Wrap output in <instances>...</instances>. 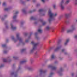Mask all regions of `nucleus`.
I'll use <instances>...</instances> for the list:
<instances>
[{"mask_svg": "<svg viewBox=\"0 0 77 77\" xmlns=\"http://www.w3.org/2000/svg\"><path fill=\"white\" fill-rule=\"evenodd\" d=\"M48 15L49 17L48 21L50 23L52 20H54V17H56V16L57 15V13L54 14L52 12L51 10H49Z\"/></svg>", "mask_w": 77, "mask_h": 77, "instance_id": "f257e3e1", "label": "nucleus"}, {"mask_svg": "<svg viewBox=\"0 0 77 77\" xmlns=\"http://www.w3.org/2000/svg\"><path fill=\"white\" fill-rule=\"evenodd\" d=\"M12 39L15 42H17V41H19L20 43H21L22 44H23V45L22 38L20 36V34L19 33H17L16 34V39H15V38H14V36H13L12 37Z\"/></svg>", "mask_w": 77, "mask_h": 77, "instance_id": "f03ea898", "label": "nucleus"}, {"mask_svg": "<svg viewBox=\"0 0 77 77\" xmlns=\"http://www.w3.org/2000/svg\"><path fill=\"white\" fill-rule=\"evenodd\" d=\"M31 44H32V45H34V47L33 48L31 49L30 51V53L31 54L33 53L35 50L36 48V47H37V45L39 44V42L35 43L34 42H32Z\"/></svg>", "mask_w": 77, "mask_h": 77, "instance_id": "7ed1b4c3", "label": "nucleus"}, {"mask_svg": "<svg viewBox=\"0 0 77 77\" xmlns=\"http://www.w3.org/2000/svg\"><path fill=\"white\" fill-rule=\"evenodd\" d=\"M75 25H72L71 26V29H69L67 30V33H70V32H73L74 30L75 29Z\"/></svg>", "mask_w": 77, "mask_h": 77, "instance_id": "20e7f679", "label": "nucleus"}, {"mask_svg": "<svg viewBox=\"0 0 77 77\" xmlns=\"http://www.w3.org/2000/svg\"><path fill=\"white\" fill-rule=\"evenodd\" d=\"M63 71V67H60L59 71L57 72V73L60 76L62 75V72Z\"/></svg>", "mask_w": 77, "mask_h": 77, "instance_id": "39448f33", "label": "nucleus"}, {"mask_svg": "<svg viewBox=\"0 0 77 77\" xmlns=\"http://www.w3.org/2000/svg\"><path fill=\"white\" fill-rule=\"evenodd\" d=\"M62 46L61 45H58V46L57 47L54 49V51L55 52H57L60 50L61 48H62Z\"/></svg>", "mask_w": 77, "mask_h": 77, "instance_id": "423d86ee", "label": "nucleus"}, {"mask_svg": "<svg viewBox=\"0 0 77 77\" xmlns=\"http://www.w3.org/2000/svg\"><path fill=\"white\" fill-rule=\"evenodd\" d=\"M21 69V67H19L18 68V69H17V72H15L14 73V72H12L11 73V75H14V77H17V72H18V71H19Z\"/></svg>", "mask_w": 77, "mask_h": 77, "instance_id": "0eeeda50", "label": "nucleus"}, {"mask_svg": "<svg viewBox=\"0 0 77 77\" xmlns=\"http://www.w3.org/2000/svg\"><path fill=\"white\" fill-rule=\"evenodd\" d=\"M48 68H51L52 70H56L57 68L56 67L53 66L52 65H49L48 66Z\"/></svg>", "mask_w": 77, "mask_h": 77, "instance_id": "6e6552de", "label": "nucleus"}, {"mask_svg": "<svg viewBox=\"0 0 77 77\" xmlns=\"http://www.w3.org/2000/svg\"><path fill=\"white\" fill-rule=\"evenodd\" d=\"M19 12H18V11L16 12L15 14H14V16H13V20H14V21L17 20V14H18Z\"/></svg>", "mask_w": 77, "mask_h": 77, "instance_id": "1a4fd4ad", "label": "nucleus"}, {"mask_svg": "<svg viewBox=\"0 0 77 77\" xmlns=\"http://www.w3.org/2000/svg\"><path fill=\"white\" fill-rule=\"evenodd\" d=\"M39 71L40 72H41V73L39 75L40 77L41 76V75H42V74L43 75V74H45V73L47 72L46 71H44L42 69L40 70Z\"/></svg>", "mask_w": 77, "mask_h": 77, "instance_id": "9d476101", "label": "nucleus"}, {"mask_svg": "<svg viewBox=\"0 0 77 77\" xmlns=\"http://www.w3.org/2000/svg\"><path fill=\"white\" fill-rule=\"evenodd\" d=\"M63 3V0H62L60 4V6L62 10L64 9V7L62 5Z\"/></svg>", "mask_w": 77, "mask_h": 77, "instance_id": "9b49d317", "label": "nucleus"}, {"mask_svg": "<svg viewBox=\"0 0 77 77\" xmlns=\"http://www.w3.org/2000/svg\"><path fill=\"white\" fill-rule=\"evenodd\" d=\"M11 29H12V30H15V29H17V27H16L14 26H13L12 23H11Z\"/></svg>", "mask_w": 77, "mask_h": 77, "instance_id": "f8f14e48", "label": "nucleus"}, {"mask_svg": "<svg viewBox=\"0 0 77 77\" xmlns=\"http://www.w3.org/2000/svg\"><path fill=\"white\" fill-rule=\"evenodd\" d=\"M56 56L54 54H52L51 56V58L50 59V60H51L53 59H55Z\"/></svg>", "mask_w": 77, "mask_h": 77, "instance_id": "ddd939ff", "label": "nucleus"}, {"mask_svg": "<svg viewBox=\"0 0 77 77\" xmlns=\"http://www.w3.org/2000/svg\"><path fill=\"white\" fill-rule=\"evenodd\" d=\"M71 13H68V14H65V16L66 18H68V17L69 15H70Z\"/></svg>", "mask_w": 77, "mask_h": 77, "instance_id": "4468645a", "label": "nucleus"}, {"mask_svg": "<svg viewBox=\"0 0 77 77\" xmlns=\"http://www.w3.org/2000/svg\"><path fill=\"white\" fill-rule=\"evenodd\" d=\"M69 41V39H68L66 40V42L64 43V45H66L68 44V43Z\"/></svg>", "mask_w": 77, "mask_h": 77, "instance_id": "2eb2a0df", "label": "nucleus"}, {"mask_svg": "<svg viewBox=\"0 0 77 77\" xmlns=\"http://www.w3.org/2000/svg\"><path fill=\"white\" fill-rule=\"evenodd\" d=\"M11 9V8L9 7L8 8H6L5 9V10L7 11H9V10H10V9Z\"/></svg>", "mask_w": 77, "mask_h": 77, "instance_id": "dca6fc26", "label": "nucleus"}, {"mask_svg": "<svg viewBox=\"0 0 77 77\" xmlns=\"http://www.w3.org/2000/svg\"><path fill=\"white\" fill-rule=\"evenodd\" d=\"M27 62V60L22 61L20 62V64H23V63H25V62Z\"/></svg>", "mask_w": 77, "mask_h": 77, "instance_id": "f3484780", "label": "nucleus"}, {"mask_svg": "<svg viewBox=\"0 0 77 77\" xmlns=\"http://www.w3.org/2000/svg\"><path fill=\"white\" fill-rule=\"evenodd\" d=\"M45 10L43 9H40L38 10L39 12H44Z\"/></svg>", "mask_w": 77, "mask_h": 77, "instance_id": "a211bd4d", "label": "nucleus"}, {"mask_svg": "<svg viewBox=\"0 0 77 77\" xmlns=\"http://www.w3.org/2000/svg\"><path fill=\"white\" fill-rule=\"evenodd\" d=\"M26 69L28 70H31L32 68L30 67H26Z\"/></svg>", "mask_w": 77, "mask_h": 77, "instance_id": "6ab92c4d", "label": "nucleus"}, {"mask_svg": "<svg viewBox=\"0 0 77 77\" xmlns=\"http://www.w3.org/2000/svg\"><path fill=\"white\" fill-rule=\"evenodd\" d=\"M30 19L31 20H36V21H37V20L36 19V18L33 17H31L30 18Z\"/></svg>", "mask_w": 77, "mask_h": 77, "instance_id": "aec40b11", "label": "nucleus"}, {"mask_svg": "<svg viewBox=\"0 0 77 77\" xmlns=\"http://www.w3.org/2000/svg\"><path fill=\"white\" fill-rule=\"evenodd\" d=\"M42 29H39L38 30V32L40 33H42Z\"/></svg>", "mask_w": 77, "mask_h": 77, "instance_id": "412c9836", "label": "nucleus"}, {"mask_svg": "<svg viewBox=\"0 0 77 77\" xmlns=\"http://www.w3.org/2000/svg\"><path fill=\"white\" fill-rule=\"evenodd\" d=\"M51 27L49 26H48L46 27V29H47L48 30H50V29Z\"/></svg>", "mask_w": 77, "mask_h": 77, "instance_id": "4be33fe9", "label": "nucleus"}, {"mask_svg": "<svg viewBox=\"0 0 77 77\" xmlns=\"http://www.w3.org/2000/svg\"><path fill=\"white\" fill-rule=\"evenodd\" d=\"M26 48L22 49V50H21V52H22H22H23V51H26Z\"/></svg>", "mask_w": 77, "mask_h": 77, "instance_id": "5701e85b", "label": "nucleus"}, {"mask_svg": "<svg viewBox=\"0 0 77 77\" xmlns=\"http://www.w3.org/2000/svg\"><path fill=\"white\" fill-rule=\"evenodd\" d=\"M8 52V51H6V50H5L4 51V54H6V53H7Z\"/></svg>", "mask_w": 77, "mask_h": 77, "instance_id": "b1692460", "label": "nucleus"}, {"mask_svg": "<svg viewBox=\"0 0 77 77\" xmlns=\"http://www.w3.org/2000/svg\"><path fill=\"white\" fill-rule=\"evenodd\" d=\"M22 11L23 12V13H24V14H26V11L24 9H23L22 10Z\"/></svg>", "mask_w": 77, "mask_h": 77, "instance_id": "393cba45", "label": "nucleus"}, {"mask_svg": "<svg viewBox=\"0 0 77 77\" xmlns=\"http://www.w3.org/2000/svg\"><path fill=\"white\" fill-rule=\"evenodd\" d=\"M54 73L53 72H51V73L50 75L49 76H48V77H51V75H53Z\"/></svg>", "mask_w": 77, "mask_h": 77, "instance_id": "a878e982", "label": "nucleus"}, {"mask_svg": "<svg viewBox=\"0 0 77 77\" xmlns=\"http://www.w3.org/2000/svg\"><path fill=\"white\" fill-rule=\"evenodd\" d=\"M6 45L5 44H3L2 45V47H6Z\"/></svg>", "mask_w": 77, "mask_h": 77, "instance_id": "bb28decb", "label": "nucleus"}, {"mask_svg": "<svg viewBox=\"0 0 77 77\" xmlns=\"http://www.w3.org/2000/svg\"><path fill=\"white\" fill-rule=\"evenodd\" d=\"M3 61L4 62H7V60H6V59L4 58L3 59Z\"/></svg>", "mask_w": 77, "mask_h": 77, "instance_id": "cd10ccee", "label": "nucleus"}, {"mask_svg": "<svg viewBox=\"0 0 77 77\" xmlns=\"http://www.w3.org/2000/svg\"><path fill=\"white\" fill-rule=\"evenodd\" d=\"M20 0V3H22V4H24V2L22 1V0Z\"/></svg>", "mask_w": 77, "mask_h": 77, "instance_id": "c85d7f7f", "label": "nucleus"}, {"mask_svg": "<svg viewBox=\"0 0 77 77\" xmlns=\"http://www.w3.org/2000/svg\"><path fill=\"white\" fill-rule=\"evenodd\" d=\"M6 5V2H4L3 3L2 5L3 6H5Z\"/></svg>", "mask_w": 77, "mask_h": 77, "instance_id": "c756f323", "label": "nucleus"}, {"mask_svg": "<svg viewBox=\"0 0 77 77\" xmlns=\"http://www.w3.org/2000/svg\"><path fill=\"white\" fill-rule=\"evenodd\" d=\"M46 24V22H43L42 23V25L43 26L45 25V24Z\"/></svg>", "mask_w": 77, "mask_h": 77, "instance_id": "7c9ffc66", "label": "nucleus"}, {"mask_svg": "<svg viewBox=\"0 0 77 77\" xmlns=\"http://www.w3.org/2000/svg\"><path fill=\"white\" fill-rule=\"evenodd\" d=\"M69 0H67L66 2V4H67L68 3H69Z\"/></svg>", "mask_w": 77, "mask_h": 77, "instance_id": "2f4dec72", "label": "nucleus"}, {"mask_svg": "<svg viewBox=\"0 0 77 77\" xmlns=\"http://www.w3.org/2000/svg\"><path fill=\"white\" fill-rule=\"evenodd\" d=\"M74 38H75V39H77V35H75L74 36Z\"/></svg>", "mask_w": 77, "mask_h": 77, "instance_id": "473e14b6", "label": "nucleus"}, {"mask_svg": "<svg viewBox=\"0 0 77 77\" xmlns=\"http://www.w3.org/2000/svg\"><path fill=\"white\" fill-rule=\"evenodd\" d=\"M13 58L14 59H17V57H15V56H14L13 57Z\"/></svg>", "mask_w": 77, "mask_h": 77, "instance_id": "72a5a7b5", "label": "nucleus"}, {"mask_svg": "<svg viewBox=\"0 0 77 77\" xmlns=\"http://www.w3.org/2000/svg\"><path fill=\"white\" fill-rule=\"evenodd\" d=\"M40 6V4H38L36 5L37 7H38V6Z\"/></svg>", "mask_w": 77, "mask_h": 77, "instance_id": "f704fd0d", "label": "nucleus"}, {"mask_svg": "<svg viewBox=\"0 0 77 77\" xmlns=\"http://www.w3.org/2000/svg\"><path fill=\"white\" fill-rule=\"evenodd\" d=\"M74 75V73H72V77H73Z\"/></svg>", "mask_w": 77, "mask_h": 77, "instance_id": "c9c22d12", "label": "nucleus"}, {"mask_svg": "<svg viewBox=\"0 0 77 77\" xmlns=\"http://www.w3.org/2000/svg\"><path fill=\"white\" fill-rule=\"evenodd\" d=\"M53 8L54 9H56V5H54Z\"/></svg>", "mask_w": 77, "mask_h": 77, "instance_id": "e433bc0d", "label": "nucleus"}, {"mask_svg": "<svg viewBox=\"0 0 77 77\" xmlns=\"http://www.w3.org/2000/svg\"><path fill=\"white\" fill-rule=\"evenodd\" d=\"M65 51V49H62V52H64V51Z\"/></svg>", "mask_w": 77, "mask_h": 77, "instance_id": "4c0bfd02", "label": "nucleus"}, {"mask_svg": "<svg viewBox=\"0 0 77 77\" xmlns=\"http://www.w3.org/2000/svg\"><path fill=\"white\" fill-rule=\"evenodd\" d=\"M64 28H63V27L62 28V31H64Z\"/></svg>", "mask_w": 77, "mask_h": 77, "instance_id": "58836bf2", "label": "nucleus"}, {"mask_svg": "<svg viewBox=\"0 0 77 77\" xmlns=\"http://www.w3.org/2000/svg\"><path fill=\"white\" fill-rule=\"evenodd\" d=\"M75 5H77V0H76L75 2Z\"/></svg>", "mask_w": 77, "mask_h": 77, "instance_id": "ea45409f", "label": "nucleus"}, {"mask_svg": "<svg viewBox=\"0 0 77 77\" xmlns=\"http://www.w3.org/2000/svg\"><path fill=\"white\" fill-rule=\"evenodd\" d=\"M25 41L26 42H29V40H26Z\"/></svg>", "mask_w": 77, "mask_h": 77, "instance_id": "a19ab883", "label": "nucleus"}, {"mask_svg": "<svg viewBox=\"0 0 77 77\" xmlns=\"http://www.w3.org/2000/svg\"><path fill=\"white\" fill-rule=\"evenodd\" d=\"M42 1L43 3H44V2H45V0H42Z\"/></svg>", "mask_w": 77, "mask_h": 77, "instance_id": "79ce46f5", "label": "nucleus"}, {"mask_svg": "<svg viewBox=\"0 0 77 77\" xmlns=\"http://www.w3.org/2000/svg\"><path fill=\"white\" fill-rule=\"evenodd\" d=\"M40 21H41V22H42V23L43 22V20H42V19L40 20Z\"/></svg>", "mask_w": 77, "mask_h": 77, "instance_id": "37998d69", "label": "nucleus"}, {"mask_svg": "<svg viewBox=\"0 0 77 77\" xmlns=\"http://www.w3.org/2000/svg\"><path fill=\"white\" fill-rule=\"evenodd\" d=\"M27 35V33H24V35H25V36H26Z\"/></svg>", "mask_w": 77, "mask_h": 77, "instance_id": "c03bdc74", "label": "nucleus"}, {"mask_svg": "<svg viewBox=\"0 0 77 77\" xmlns=\"http://www.w3.org/2000/svg\"><path fill=\"white\" fill-rule=\"evenodd\" d=\"M64 54L65 55H66V54H67V53L66 52H64Z\"/></svg>", "mask_w": 77, "mask_h": 77, "instance_id": "a18cd8bd", "label": "nucleus"}, {"mask_svg": "<svg viewBox=\"0 0 77 77\" xmlns=\"http://www.w3.org/2000/svg\"><path fill=\"white\" fill-rule=\"evenodd\" d=\"M4 65H2L1 66H0V68H2V67H3V66Z\"/></svg>", "mask_w": 77, "mask_h": 77, "instance_id": "49530a36", "label": "nucleus"}, {"mask_svg": "<svg viewBox=\"0 0 77 77\" xmlns=\"http://www.w3.org/2000/svg\"><path fill=\"white\" fill-rule=\"evenodd\" d=\"M37 34H38V32H36V33H35V35H37Z\"/></svg>", "mask_w": 77, "mask_h": 77, "instance_id": "de8ad7c7", "label": "nucleus"}, {"mask_svg": "<svg viewBox=\"0 0 77 77\" xmlns=\"http://www.w3.org/2000/svg\"><path fill=\"white\" fill-rule=\"evenodd\" d=\"M33 12V11H29L30 13H32Z\"/></svg>", "mask_w": 77, "mask_h": 77, "instance_id": "09e8293b", "label": "nucleus"}, {"mask_svg": "<svg viewBox=\"0 0 77 77\" xmlns=\"http://www.w3.org/2000/svg\"><path fill=\"white\" fill-rule=\"evenodd\" d=\"M7 17V15H5L4 16V17L5 18V17Z\"/></svg>", "mask_w": 77, "mask_h": 77, "instance_id": "8fccbe9b", "label": "nucleus"}, {"mask_svg": "<svg viewBox=\"0 0 77 77\" xmlns=\"http://www.w3.org/2000/svg\"><path fill=\"white\" fill-rule=\"evenodd\" d=\"M32 35V33L31 32L30 34V36H31Z\"/></svg>", "mask_w": 77, "mask_h": 77, "instance_id": "3c124183", "label": "nucleus"}, {"mask_svg": "<svg viewBox=\"0 0 77 77\" xmlns=\"http://www.w3.org/2000/svg\"><path fill=\"white\" fill-rule=\"evenodd\" d=\"M44 15H45V14H42V16H44Z\"/></svg>", "mask_w": 77, "mask_h": 77, "instance_id": "603ef678", "label": "nucleus"}, {"mask_svg": "<svg viewBox=\"0 0 77 77\" xmlns=\"http://www.w3.org/2000/svg\"><path fill=\"white\" fill-rule=\"evenodd\" d=\"M6 29H8V26H6Z\"/></svg>", "mask_w": 77, "mask_h": 77, "instance_id": "864d4df0", "label": "nucleus"}, {"mask_svg": "<svg viewBox=\"0 0 77 77\" xmlns=\"http://www.w3.org/2000/svg\"><path fill=\"white\" fill-rule=\"evenodd\" d=\"M35 11H36V10L35 9H34L33 10V12Z\"/></svg>", "mask_w": 77, "mask_h": 77, "instance_id": "5fc2aeb1", "label": "nucleus"}, {"mask_svg": "<svg viewBox=\"0 0 77 77\" xmlns=\"http://www.w3.org/2000/svg\"><path fill=\"white\" fill-rule=\"evenodd\" d=\"M30 36L29 37V39H30Z\"/></svg>", "mask_w": 77, "mask_h": 77, "instance_id": "6e6d98bb", "label": "nucleus"}, {"mask_svg": "<svg viewBox=\"0 0 77 77\" xmlns=\"http://www.w3.org/2000/svg\"><path fill=\"white\" fill-rule=\"evenodd\" d=\"M30 0H26V1H27L28 2H29Z\"/></svg>", "mask_w": 77, "mask_h": 77, "instance_id": "4d7b16f0", "label": "nucleus"}, {"mask_svg": "<svg viewBox=\"0 0 77 77\" xmlns=\"http://www.w3.org/2000/svg\"><path fill=\"white\" fill-rule=\"evenodd\" d=\"M76 22L77 23V19L76 20Z\"/></svg>", "mask_w": 77, "mask_h": 77, "instance_id": "13d9d810", "label": "nucleus"}, {"mask_svg": "<svg viewBox=\"0 0 77 77\" xmlns=\"http://www.w3.org/2000/svg\"><path fill=\"white\" fill-rule=\"evenodd\" d=\"M34 23H35V24H36V23H37V22H36V23L35 22Z\"/></svg>", "mask_w": 77, "mask_h": 77, "instance_id": "bf43d9fd", "label": "nucleus"}, {"mask_svg": "<svg viewBox=\"0 0 77 77\" xmlns=\"http://www.w3.org/2000/svg\"><path fill=\"white\" fill-rule=\"evenodd\" d=\"M1 5V2H0V5Z\"/></svg>", "mask_w": 77, "mask_h": 77, "instance_id": "052dcab7", "label": "nucleus"}, {"mask_svg": "<svg viewBox=\"0 0 77 77\" xmlns=\"http://www.w3.org/2000/svg\"><path fill=\"white\" fill-rule=\"evenodd\" d=\"M33 2H35V1L34 0V1H33Z\"/></svg>", "mask_w": 77, "mask_h": 77, "instance_id": "680f3d73", "label": "nucleus"}, {"mask_svg": "<svg viewBox=\"0 0 77 77\" xmlns=\"http://www.w3.org/2000/svg\"><path fill=\"white\" fill-rule=\"evenodd\" d=\"M2 20H3V19H2Z\"/></svg>", "mask_w": 77, "mask_h": 77, "instance_id": "e2e57ef3", "label": "nucleus"}, {"mask_svg": "<svg viewBox=\"0 0 77 77\" xmlns=\"http://www.w3.org/2000/svg\"><path fill=\"white\" fill-rule=\"evenodd\" d=\"M21 24H22V23H21Z\"/></svg>", "mask_w": 77, "mask_h": 77, "instance_id": "0e129e2a", "label": "nucleus"}, {"mask_svg": "<svg viewBox=\"0 0 77 77\" xmlns=\"http://www.w3.org/2000/svg\"><path fill=\"white\" fill-rule=\"evenodd\" d=\"M52 32H53V31L52 30Z\"/></svg>", "mask_w": 77, "mask_h": 77, "instance_id": "69168bd1", "label": "nucleus"}]
</instances>
